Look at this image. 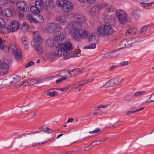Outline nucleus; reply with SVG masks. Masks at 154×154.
<instances>
[{"label":"nucleus","instance_id":"32","mask_svg":"<svg viewBox=\"0 0 154 154\" xmlns=\"http://www.w3.org/2000/svg\"><path fill=\"white\" fill-rule=\"evenodd\" d=\"M115 82L114 81L111 80L106 82L104 86L108 87H113L115 86Z\"/></svg>","mask_w":154,"mask_h":154},{"label":"nucleus","instance_id":"41","mask_svg":"<svg viewBox=\"0 0 154 154\" xmlns=\"http://www.w3.org/2000/svg\"><path fill=\"white\" fill-rule=\"evenodd\" d=\"M101 129L99 128H97L95 130H94L92 131H90L89 132V133L90 134H94L97 133H98L101 131Z\"/></svg>","mask_w":154,"mask_h":154},{"label":"nucleus","instance_id":"17","mask_svg":"<svg viewBox=\"0 0 154 154\" xmlns=\"http://www.w3.org/2000/svg\"><path fill=\"white\" fill-rule=\"evenodd\" d=\"M45 4V10L46 11H48L49 8L52 9L54 8V4L53 1L46 0Z\"/></svg>","mask_w":154,"mask_h":154},{"label":"nucleus","instance_id":"21","mask_svg":"<svg viewBox=\"0 0 154 154\" xmlns=\"http://www.w3.org/2000/svg\"><path fill=\"white\" fill-rule=\"evenodd\" d=\"M52 54L54 56H58L59 57H63L64 59L65 55V52L61 50H58L56 52H53Z\"/></svg>","mask_w":154,"mask_h":154},{"label":"nucleus","instance_id":"35","mask_svg":"<svg viewBox=\"0 0 154 154\" xmlns=\"http://www.w3.org/2000/svg\"><path fill=\"white\" fill-rule=\"evenodd\" d=\"M21 28L23 31L24 32L27 31L28 29V25L26 22H24L23 23Z\"/></svg>","mask_w":154,"mask_h":154},{"label":"nucleus","instance_id":"42","mask_svg":"<svg viewBox=\"0 0 154 154\" xmlns=\"http://www.w3.org/2000/svg\"><path fill=\"white\" fill-rule=\"evenodd\" d=\"M67 79V77L66 76L59 79L57 80L56 81V83L57 84H59L61 82L64 80H66Z\"/></svg>","mask_w":154,"mask_h":154},{"label":"nucleus","instance_id":"14","mask_svg":"<svg viewBox=\"0 0 154 154\" xmlns=\"http://www.w3.org/2000/svg\"><path fill=\"white\" fill-rule=\"evenodd\" d=\"M20 25V23L17 21H13L11 22L9 32H14L17 31Z\"/></svg>","mask_w":154,"mask_h":154},{"label":"nucleus","instance_id":"49","mask_svg":"<svg viewBox=\"0 0 154 154\" xmlns=\"http://www.w3.org/2000/svg\"><path fill=\"white\" fill-rule=\"evenodd\" d=\"M116 121V119H114L112 120H107L106 123H109V125H110L111 123H113L115 122Z\"/></svg>","mask_w":154,"mask_h":154},{"label":"nucleus","instance_id":"7","mask_svg":"<svg viewBox=\"0 0 154 154\" xmlns=\"http://www.w3.org/2000/svg\"><path fill=\"white\" fill-rule=\"evenodd\" d=\"M116 14L119 20V22L122 24H124L127 21V15L126 13L122 10L117 11Z\"/></svg>","mask_w":154,"mask_h":154},{"label":"nucleus","instance_id":"55","mask_svg":"<svg viewBox=\"0 0 154 154\" xmlns=\"http://www.w3.org/2000/svg\"><path fill=\"white\" fill-rule=\"evenodd\" d=\"M105 140H106V139H104V140H99L98 141H94L90 145H92V144H94V145H96V144H98L95 143L97 142H103V141H105Z\"/></svg>","mask_w":154,"mask_h":154},{"label":"nucleus","instance_id":"10","mask_svg":"<svg viewBox=\"0 0 154 154\" xmlns=\"http://www.w3.org/2000/svg\"><path fill=\"white\" fill-rule=\"evenodd\" d=\"M47 31L50 32H52L60 29V25L58 24L51 23L48 24L46 27Z\"/></svg>","mask_w":154,"mask_h":154},{"label":"nucleus","instance_id":"4","mask_svg":"<svg viewBox=\"0 0 154 154\" xmlns=\"http://www.w3.org/2000/svg\"><path fill=\"white\" fill-rule=\"evenodd\" d=\"M20 77L14 75H11L4 82V85L5 86H21L22 85L27 86L28 85L25 82H23L22 84L19 83L18 85H15L17 81L19 79Z\"/></svg>","mask_w":154,"mask_h":154},{"label":"nucleus","instance_id":"12","mask_svg":"<svg viewBox=\"0 0 154 154\" xmlns=\"http://www.w3.org/2000/svg\"><path fill=\"white\" fill-rule=\"evenodd\" d=\"M88 35V32L83 29L81 28L77 34L73 35V38L75 39H77L81 38H84Z\"/></svg>","mask_w":154,"mask_h":154},{"label":"nucleus","instance_id":"56","mask_svg":"<svg viewBox=\"0 0 154 154\" xmlns=\"http://www.w3.org/2000/svg\"><path fill=\"white\" fill-rule=\"evenodd\" d=\"M128 64V61H124L123 62L121 63H120V65H121L122 66H126Z\"/></svg>","mask_w":154,"mask_h":154},{"label":"nucleus","instance_id":"50","mask_svg":"<svg viewBox=\"0 0 154 154\" xmlns=\"http://www.w3.org/2000/svg\"><path fill=\"white\" fill-rule=\"evenodd\" d=\"M149 98L151 100V101L154 102V93L150 95Z\"/></svg>","mask_w":154,"mask_h":154},{"label":"nucleus","instance_id":"20","mask_svg":"<svg viewBox=\"0 0 154 154\" xmlns=\"http://www.w3.org/2000/svg\"><path fill=\"white\" fill-rule=\"evenodd\" d=\"M63 8V10L65 11L68 12L70 11L73 8V5L70 3L68 2L64 5Z\"/></svg>","mask_w":154,"mask_h":154},{"label":"nucleus","instance_id":"60","mask_svg":"<svg viewBox=\"0 0 154 154\" xmlns=\"http://www.w3.org/2000/svg\"><path fill=\"white\" fill-rule=\"evenodd\" d=\"M154 49V43L151 45L148 49Z\"/></svg>","mask_w":154,"mask_h":154},{"label":"nucleus","instance_id":"29","mask_svg":"<svg viewBox=\"0 0 154 154\" xmlns=\"http://www.w3.org/2000/svg\"><path fill=\"white\" fill-rule=\"evenodd\" d=\"M18 48H16V47L15 45L13 44L11 45L8 48V51L11 53L13 54L15 51H16Z\"/></svg>","mask_w":154,"mask_h":154},{"label":"nucleus","instance_id":"26","mask_svg":"<svg viewBox=\"0 0 154 154\" xmlns=\"http://www.w3.org/2000/svg\"><path fill=\"white\" fill-rule=\"evenodd\" d=\"M100 8L98 6H95L92 7L91 10V14L93 15H95L97 14L99 11Z\"/></svg>","mask_w":154,"mask_h":154},{"label":"nucleus","instance_id":"23","mask_svg":"<svg viewBox=\"0 0 154 154\" xmlns=\"http://www.w3.org/2000/svg\"><path fill=\"white\" fill-rule=\"evenodd\" d=\"M146 91V90L145 89L140 90L134 93V96L136 97H140L144 94Z\"/></svg>","mask_w":154,"mask_h":154},{"label":"nucleus","instance_id":"46","mask_svg":"<svg viewBox=\"0 0 154 154\" xmlns=\"http://www.w3.org/2000/svg\"><path fill=\"white\" fill-rule=\"evenodd\" d=\"M4 46L5 45L3 44V42H2V39L1 37H0V49H4Z\"/></svg>","mask_w":154,"mask_h":154},{"label":"nucleus","instance_id":"22","mask_svg":"<svg viewBox=\"0 0 154 154\" xmlns=\"http://www.w3.org/2000/svg\"><path fill=\"white\" fill-rule=\"evenodd\" d=\"M5 15L7 17H10L13 14H14L15 11L13 9H6L4 11Z\"/></svg>","mask_w":154,"mask_h":154},{"label":"nucleus","instance_id":"11","mask_svg":"<svg viewBox=\"0 0 154 154\" xmlns=\"http://www.w3.org/2000/svg\"><path fill=\"white\" fill-rule=\"evenodd\" d=\"M73 48V46L70 42H66L65 43L62 44V45L59 50H61L65 52H68L69 51H70V50H72Z\"/></svg>","mask_w":154,"mask_h":154},{"label":"nucleus","instance_id":"31","mask_svg":"<svg viewBox=\"0 0 154 154\" xmlns=\"http://www.w3.org/2000/svg\"><path fill=\"white\" fill-rule=\"evenodd\" d=\"M33 106V105L30 106H29V104H28L27 105H26L21 107V112L22 113H23L24 112H27L28 111V109L29 108H32Z\"/></svg>","mask_w":154,"mask_h":154},{"label":"nucleus","instance_id":"9","mask_svg":"<svg viewBox=\"0 0 154 154\" xmlns=\"http://www.w3.org/2000/svg\"><path fill=\"white\" fill-rule=\"evenodd\" d=\"M33 15L32 14L31 15H29L28 16V18L30 22L32 21L36 23H41L43 22V18L42 16L39 15H35L34 17H33Z\"/></svg>","mask_w":154,"mask_h":154},{"label":"nucleus","instance_id":"63","mask_svg":"<svg viewBox=\"0 0 154 154\" xmlns=\"http://www.w3.org/2000/svg\"><path fill=\"white\" fill-rule=\"evenodd\" d=\"M134 113V111H128L126 112V115H128Z\"/></svg>","mask_w":154,"mask_h":154},{"label":"nucleus","instance_id":"34","mask_svg":"<svg viewBox=\"0 0 154 154\" xmlns=\"http://www.w3.org/2000/svg\"><path fill=\"white\" fill-rule=\"evenodd\" d=\"M37 52L40 54H42L43 53V49L42 46L40 45H37L35 47Z\"/></svg>","mask_w":154,"mask_h":154},{"label":"nucleus","instance_id":"61","mask_svg":"<svg viewBox=\"0 0 154 154\" xmlns=\"http://www.w3.org/2000/svg\"><path fill=\"white\" fill-rule=\"evenodd\" d=\"M4 24V22L2 18H0V26H2Z\"/></svg>","mask_w":154,"mask_h":154},{"label":"nucleus","instance_id":"33","mask_svg":"<svg viewBox=\"0 0 154 154\" xmlns=\"http://www.w3.org/2000/svg\"><path fill=\"white\" fill-rule=\"evenodd\" d=\"M22 41L23 45L26 48V46L28 45V39L26 37H23L22 38Z\"/></svg>","mask_w":154,"mask_h":154},{"label":"nucleus","instance_id":"47","mask_svg":"<svg viewBox=\"0 0 154 154\" xmlns=\"http://www.w3.org/2000/svg\"><path fill=\"white\" fill-rule=\"evenodd\" d=\"M71 138H70L68 137L67 139L66 140L65 142V144L67 145L68 146L71 145L70 144V142H71Z\"/></svg>","mask_w":154,"mask_h":154},{"label":"nucleus","instance_id":"28","mask_svg":"<svg viewBox=\"0 0 154 154\" xmlns=\"http://www.w3.org/2000/svg\"><path fill=\"white\" fill-rule=\"evenodd\" d=\"M67 2V0H57V5L61 7H63Z\"/></svg>","mask_w":154,"mask_h":154},{"label":"nucleus","instance_id":"39","mask_svg":"<svg viewBox=\"0 0 154 154\" xmlns=\"http://www.w3.org/2000/svg\"><path fill=\"white\" fill-rule=\"evenodd\" d=\"M147 49H143L141 51L137 53H136L134 54V56H136L137 57H139L140 56V55L143 54V53H144L147 50Z\"/></svg>","mask_w":154,"mask_h":154},{"label":"nucleus","instance_id":"15","mask_svg":"<svg viewBox=\"0 0 154 154\" xmlns=\"http://www.w3.org/2000/svg\"><path fill=\"white\" fill-rule=\"evenodd\" d=\"M16 6L21 11H23V12H26L27 11V5L24 2L19 1L17 2Z\"/></svg>","mask_w":154,"mask_h":154},{"label":"nucleus","instance_id":"44","mask_svg":"<svg viewBox=\"0 0 154 154\" xmlns=\"http://www.w3.org/2000/svg\"><path fill=\"white\" fill-rule=\"evenodd\" d=\"M7 4V0H0V4L2 6H6Z\"/></svg>","mask_w":154,"mask_h":154},{"label":"nucleus","instance_id":"58","mask_svg":"<svg viewBox=\"0 0 154 154\" xmlns=\"http://www.w3.org/2000/svg\"><path fill=\"white\" fill-rule=\"evenodd\" d=\"M74 120V119L73 118H70L68 119L66 123H67L69 122H72Z\"/></svg>","mask_w":154,"mask_h":154},{"label":"nucleus","instance_id":"43","mask_svg":"<svg viewBox=\"0 0 154 154\" xmlns=\"http://www.w3.org/2000/svg\"><path fill=\"white\" fill-rule=\"evenodd\" d=\"M147 29V26H145L142 27L140 32L141 34L145 33Z\"/></svg>","mask_w":154,"mask_h":154},{"label":"nucleus","instance_id":"30","mask_svg":"<svg viewBox=\"0 0 154 154\" xmlns=\"http://www.w3.org/2000/svg\"><path fill=\"white\" fill-rule=\"evenodd\" d=\"M56 20L58 22L61 23L62 24H64L65 21V17L63 16L58 17L56 18Z\"/></svg>","mask_w":154,"mask_h":154},{"label":"nucleus","instance_id":"5","mask_svg":"<svg viewBox=\"0 0 154 154\" xmlns=\"http://www.w3.org/2000/svg\"><path fill=\"white\" fill-rule=\"evenodd\" d=\"M66 38L63 35L57 36L55 37L53 41L54 45L55 47L59 50L62 44L66 42Z\"/></svg>","mask_w":154,"mask_h":154},{"label":"nucleus","instance_id":"36","mask_svg":"<svg viewBox=\"0 0 154 154\" xmlns=\"http://www.w3.org/2000/svg\"><path fill=\"white\" fill-rule=\"evenodd\" d=\"M46 44L49 47H53L54 45L53 41L50 39H48L46 41Z\"/></svg>","mask_w":154,"mask_h":154},{"label":"nucleus","instance_id":"64","mask_svg":"<svg viewBox=\"0 0 154 154\" xmlns=\"http://www.w3.org/2000/svg\"><path fill=\"white\" fill-rule=\"evenodd\" d=\"M112 10L113 9L112 8V7L110 8V7H109L108 8H107V10L108 11L110 12V11H112Z\"/></svg>","mask_w":154,"mask_h":154},{"label":"nucleus","instance_id":"13","mask_svg":"<svg viewBox=\"0 0 154 154\" xmlns=\"http://www.w3.org/2000/svg\"><path fill=\"white\" fill-rule=\"evenodd\" d=\"M154 141V132L152 136L147 137L140 139L138 141L139 143L145 144Z\"/></svg>","mask_w":154,"mask_h":154},{"label":"nucleus","instance_id":"2","mask_svg":"<svg viewBox=\"0 0 154 154\" xmlns=\"http://www.w3.org/2000/svg\"><path fill=\"white\" fill-rule=\"evenodd\" d=\"M97 30L99 35L103 37L109 36L113 32V30L111 25L107 23L103 26L99 27Z\"/></svg>","mask_w":154,"mask_h":154},{"label":"nucleus","instance_id":"40","mask_svg":"<svg viewBox=\"0 0 154 154\" xmlns=\"http://www.w3.org/2000/svg\"><path fill=\"white\" fill-rule=\"evenodd\" d=\"M96 48V45L95 44H91V45L88 46H85L84 47V49H86L87 48Z\"/></svg>","mask_w":154,"mask_h":154},{"label":"nucleus","instance_id":"25","mask_svg":"<svg viewBox=\"0 0 154 154\" xmlns=\"http://www.w3.org/2000/svg\"><path fill=\"white\" fill-rule=\"evenodd\" d=\"M38 32H35L33 34V38L34 41L37 43H41L42 42V38L38 35Z\"/></svg>","mask_w":154,"mask_h":154},{"label":"nucleus","instance_id":"18","mask_svg":"<svg viewBox=\"0 0 154 154\" xmlns=\"http://www.w3.org/2000/svg\"><path fill=\"white\" fill-rule=\"evenodd\" d=\"M75 17L76 20L79 23H83L85 21V16L82 14H76Z\"/></svg>","mask_w":154,"mask_h":154},{"label":"nucleus","instance_id":"53","mask_svg":"<svg viewBox=\"0 0 154 154\" xmlns=\"http://www.w3.org/2000/svg\"><path fill=\"white\" fill-rule=\"evenodd\" d=\"M54 57V56L52 54H50L48 57V59L49 60L53 61Z\"/></svg>","mask_w":154,"mask_h":154},{"label":"nucleus","instance_id":"1","mask_svg":"<svg viewBox=\"0 0 154 154\" xmlns=\"http://www.w3.org/2000/svg\"><path fill=\"white\" fill-rule=\"evenodd\" d=\"M46 132L41 131L38 132H33L29 133L27 136L19 140L20 142L25 145L31 143L32 146H35L38 145L44 144L47 143L49 140L51 141V139H46Z\"/></svg>","mask_w":154,"mask_h":154},{"label":"nucleus","instance_id":"24","mask_svg":"<svg viewBox=\"0 0 154 154\" xmlns=\"http://www.w3.org/2000/svg\"><path fill=\"white\" fill-rule=\"evenodd\" d=\"M35 5L40 10H42L44 8V4L42 0H37L35 2Z\"/></svg>","mask_w":154,"mask_h":154},{"label":"nucleus","instance_id":"52","mask_svg":"<svg viewBox=\"0 0 154 154\" xmlns=\"http://www.w3.org/2000/svg\"><path fill=\"white\" fill-rule=\"evenodd\" d=\"M133 31L132 29H129L128 30H127L126 32V35H128L129 34H130Z\"/></svg>","mask_w":154,"mask_h":154},{"label":"nucleus","instance_id":"19","mask_svg":"<svg viewBox=\"0 0 154 154\" xmlns=\"http://www.w3.org/2000/svg\"><path fill=\"white\" fill-rule=\"evenodd\" d=\"M17 61L20 60L21 58L22 52L20 49H17L13 53Z\"/></svg>","mask_w":154,"mask_h":154},{"label":"nucleus","instance_id":"37","mask_svg":"<svg viewBox=\"0 0 154 154\" xmlns=\"http://www.w3.org/2000/svg\"><path fill=\"white\" fill-rule=\"evenodd\" d=\"M87 82V81L85 80L82 82H80L79 83L77 84H74L72 85V86H77L78 87L83 86H84V85Z\"/></svg>","mask_w":154,"mask_h":154},{"label":"nucleus","instance_id":"54","mask_svg":"<svg viewBox=\"0 0 154 154\" xmlns=\"http://www.w3.org/2000/svg\"><path fill=\"white\" fill-rule=\"evenodd\" d=\"M45 131L48 132L49 131H50L49 132V133H53L55 131H53L51 129H50L48 128L47 127H46Z\"/></svg>","mask_w":154,"mask_h":154},{"label":"nucleus","instance_id":"59","mask_svg":"<svg viewBox=\"0 0 154 154\" xmlns=\"http://www.w3.org/2000/svg\"><path fill=\"white\" fill-rule=\"evenodd\" d=\"M108 106L107 104H105L104 105H100V108H107L108 107Z\"/></svg>","mask_w":154,"mask_h":154},{"label":"nucleus","instance_id":"62","mask_svg":"<svg viewBox=\"0 0 154 154\" xmlns=\"http://www.w3.org/2000/svg\"><path fill=\"white\" fill-rule=\"evenodd\" d=\"M144 109V107H142L140 108V109H137L136 110H134V112H138V111H140L141 110H143Z\"/></svg>","mask_w":154,"mask_h":154},{"label":"nucleus","instance_id":"27","mask_svg":"<svg viewBox=\"0 0 154 154\" xmlns=\"http://www.w3.org/2000/svg\"><path fill=\"white\" fill-rule=\"evenodd\" d=\"M30 10L32 13L34 15V14H38L40 13V10L37 8V7L35 5V6H33L31 7L30 8Z\"/></svg>","mask_w":154,"mask_h":154},{"label":"nucleus","instance_id":"38","mask_svg":"<svg viewBox=\"0 0 154 154\" xmlns=\"http://www.w3.org/2000/svg\"><path fill=\"white\" fill-rule=\"evenodd\" d=\"M123 122L122 121H117L116 123V125H113L111 127H110V128H116L118 126H119L120 125H121L122 123Z\"/></svg>","mask_w":154,"mask_h":154},{"label":"nucleus","instance_id":"3","mask_svg":"<svg viewBox=\"0 0 154 154\" xmlns=\"http://www.w3.org/2000/svg\"><path fill=\"white\" fill-rule=\"evenodd\" d=\"M82 28V26L81 24L75 21H72L68 24L66 30L73 37V35L77 34Z\"/></svg>","mask_w":154,"mask_h":154},{"label":"nucleus","instance_id":"57","mask_svg":"<svg viewBox=\"0 0 154 154\" xmlns=\"http://www.w3.org/2000/svg\"><path fill=\"white\" fill-rule=\"evenodd\" d=\"M86 1L89 3L92 4L95 2L96 0H86Z\"/></svg>","mask_w":154,"mask_h":154},{"label":"nucleus","instance_id":"48","mask_svg":"<svg viewBox=\"0 0 154 154\" xmlns=\"http://www.w3.org/2000/svg\"><path fill=\"white\" fill-rule=\"evenodd\" d=\"M34 63L32 61H31L28 63L25 66V67L27 68L29 66L32 65Z\"/></svg>","mask_w":154,"mask_h":154},{"label":"nucleus","instance_id":"51","mask_svg":"<svg viewBox=\"0 0 154 154\" xmlns=\"http://www.w3.org/2000/svg\"><path fill=\"white\" fill-rule=\"evenodd\" d=\"M96 38V37H90L88 40L89 42H92L93 41L95 40Z\"/></svg>","mask_w":154,"mask_h":154},{"label":"nucleus","instance_id":"16","mask_svg":"<svg viewBox=\"0 0 154 154\" xmlns=\"http://www.w3.org/2000/svg\"><path fill=\"white\" fill-rule=\"evenodd\" d=\"M72 51L70 50V51H69L68 52H65L64 55V59H68L70 58L71 57H73L75 56L76 55V57H78L77 55L79 53L78 51H74L72 53Z\"/></svg>","mask_w":154,"mask_h":154},{"label":"nucleus","instance_id":"6","mask_svg":"<svg viewBox=\"0 0 154 154\" xmlns=\"http://www.w3.org/2000/svg\"><path fill=\"white\" fill-rule=\"evenodd\" d=\"M69 87H57L49 90L47 95L51 97H54L58 95L59 91H65L69 89Z\"/></svg>","mask_w":154,"mask_h":154},{"label":"nucleus","instance_id":"8","mask_svg":"<svg viewBox=\"0 0 154 154\" xmlns=\"http://www.w3.org/2000/svg\"><path fill=\"white\" fill-rule=\"evenodd\" d=\"M11 63V61L9 60L6 59L4 60L2 65L0 66V74L1 75H3L8 72L9 68V66Z\"/></svg>","mask_w":154,"mask_h":154},{"label":"nucleus","instance_id":"45","mask_svg":"<svg viewBox=\"0 0 154 154\" xmlns=\"http://www.w3.org/2000/svg\"><path fill=\"white\" fill-rule=\"evenodd\" d=\"M153 3V2L149 3H144L143 2H141L140 3V5L143 7H146V6H147L149 5H151V4Z\"/></svg>","mask_w":154,"mask_h":154}]
</instances>
